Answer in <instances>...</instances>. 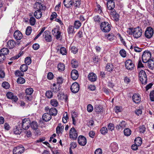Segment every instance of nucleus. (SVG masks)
I'll return each instance as SVG.
<instances>
[{
	"instance_id": "1",
	"label": "nucleus",
	"mask_w": 154,
	"mask_h": 154,
	"mask_svg": "<svg viewBox=\"0 0 154 154\" xmlns=\"http://www.w3.org/2000/svg\"><path fill=\"white\" fill-rule=\"evenodd\" d=\"M34 8L36 10L34 13V16L37 19L40 18L42 16V11H44L46 7L41 3L38 2L35 3Z\"/></svg>"
},
{
	"instance_id": "2",
	"label": "nucleus",
	"mask_w": 154,
	"mask_h": 154,
	"mask_svg": "<svg viewBox=\"0 0 154 154\" xmlns=\"http://www.w3.org/2000/svg\"><path fill=\"white\" fill-rule=\"evenodd\" d=\"M139 80L143 85H146L147 83V77L146 72L143 70H141L139 73Z\"/></svg>"
},
{
	"instance_id": "3",
	"label": "nucleus",
	"mask_w": 154,
	"mask_h": 154,
	"mask_svg": "<svg viewBox=\"0 0 154 154\" xmlns=\"http://www.w3.org/2000/svg\"><path fill=\"white\" fill-rule=\"evenodd\" d=\"M100 26L101 30L104 32H108L111 29V25L107 22H102L100 23Z\"/></svg>"
},
{
	"instance_id": "4",
	"label": "nucleus",
	"mask_w": 154,
	"mask_h": 154,
	"mask_svg": "<svg viewBox=\"0 0 154 154\" xmlns=\"http://www.w3.org/2000/svg\"><path fill=\"white\" fill-rule=\"evenodd\" d=\"M151 56L150 52L148 51H145L143 52L142 55V58L143 63H147L150 60Z\"/></svg>"
},
{
	"instance_id": "5",
	"label": "nucleus",
	"mask_w": 154,
	"mask_h": 154,
	"mask_svg": "<svg viewBox=\"0 0 154 154\" xmlns=\"http://www.w3.org/2000/svg\"><path fill=\"white\" fill-rule=\"evenodd\" d=\"M142 30L139 27L134 29L133 32V35L136 38H138L140 37L142 33Z\"/></svg>"
},
{
	"instance_id": "6",
	"label": "nucleus",
	"mask_w": 154,
	"mask_h": 154,
	"mask_svg": "<svg viewBox=\"0 0 154 154\" xmlns=\"http://www.w3.org/2000/svg\"><path fill=\"white\" fill-rule=\"evenodd\" d=\"M78 136L77 131L73 127L69 131V136L70 138L73 140H76Z\"/></svg>"
},
{
	"instance_id": "7",
	"label": "nucleus",
	"mask_w": 154,
	"mask_h": 154,
	"mask_svg": "<svg viewBox=\"0 0 154 154\" xmlns=\"http://www.w3.org/2000/svg\"><path fill=\"white\" fill-rule=\"evenodd\" d=\"M31 122L29 119H24L22 121V127L24 129H28L30 125Z\"/></svg>"
},
{
	"instance_id": "8",
	"label": "nucleus",
	"mask_w": 154,
	"mask_h": 154,
	"mask_svg": "<svg viewBox=\"0 0 154 154\" xmlns=\"http://www.w3.org/2000/svg\"><path fill=\"white\" fill-rule=\"evenodd\" d=\"M70 89L72 93H77L79 90V86L77 82H75L72 85Z\"/></svg>"
},
{
	"instance_id": "9",
	"label": "nucleus",
	"mask_w": 154,
	"mask_h": 154,
	"mask_svg": "<svg viewBox=\"0 0 154 154\" xmlns=\"http://www.w3.org/2000/svg\"><path fill=\"white\" fill-rule=\"evenodd\" d=\"M153 34V30L152 28L149 27L147 28L145 32V36L148 38H151Z\"/></svg>"
},
{
	"instance_id": "10",
	"label": "nucleus",
	"mask_w": 154,
	"mask_h": 154,
	"mask_svg": "<svg viewBox=\"0 0 154 154\" xmlns=\"http://www.w3.org/2000/svg\"><path fill=\"white\" fill-rule=\"evenodd\" d=\"M78 141L79 144L81 146H84L86 144V138L83 136H79L78 137Z\"/></svg>"
},
{
	"instance_id": "11",
	"label": "nucleus",
	"mask_w": 154,
	"mask_h": 154,
	"mask_svg": "<svg viewBox=\"0 0 154 154\" xmlns=\"http://www.w3.org/2000/svg\"><path fill=\"white\" fill-rule=\"evenodd\" d=\"M43 36L47 42H51L52 41L51 35L48 30H46L44 32Z\"/></svg>"
},
{
	"instance_id": "12",
	"label": "nucleus",
	"mask_w": 154,
	"mask_h": 154,
	"mask_svg": "<svg viewBox=\"0 0 154 154\" xmlns=\"http://www.w3.org/2000/svg\"><path fill=\"white\" fill-rule=\"evenodd\" d=\"M24 151V148L23 146H18L15 148L13 150L14 154H21Z\"/></svg>"
},
{
	"instance_id": "13",
	"label": "nucleus",
	"mask_w": 154,
	"mask_h": 154,
	"mask_svg": "<svg viewBox=\"0 0 154 154\" xmlns=\"http://www.w3.org/2000/svg\"><path fill=\"white\" fill-rule=\"evenodd\" d=\"M125 66L128 69L132 70L133 69L134 65L131 60H128L125 62Z\"/></svg>"
},
{
	"instance_id": "14",
	"label": "nucleus",
	"mask_w": 154,
	"mask_h": 154,
	"mask_svg": "<svg viewBox=\"0 0 154 154\" xmlns=\"http://www.w3.org/2000/svg\"><path fill=\"white\" fill-rule=\"evenodd\" d=\"M7 97L9 99H11L13 101L16 102L18 100L17 97L14 95L13 93L11 92H8L6 94Z\"/></svg>"
},
{
	"instance_id": "15",
	"label": "nucleus",
	"mask_w": 154,
	"mask_h": 154,
	"mask_svg": "<svg viewBox=\"0 0 154 154\" xmlns=\"http://www.w3.org/2000/svg\"><path fill=\"white\" fill-rule=\"evenodd\" d=\"M14 38L16 40H20L22 38V33L19 30H16L14 32Z\"/></svg>"
},
{
	"instance_id": "16",
	"label": "nucleus",
	"mask_w": 154,
	"mask_h": 154,
	"mask_svg": "<svg viewBox=\"0 0 154 154\" xmlns=\"http://www.w3.org/2000/svg\"><path fill=\"white\" fill-rule=\"evenodd\" d=\"M107 7L108 9L109 10H113L115 7L114 2L113 0H110L108 1L107 4Z\"/></svg>"
},
{
	"instance_id": "17",
	"label": "nucleus",
	"mask_w": 154,
	"mask_h": 154,
	"mask_svg": "<svg viewBox=\"0 0 154 154\" xmlns=\"http://www.w3.org/2000/svg\"><path fill=\"white\" fill-rule=\"evenodd\" d=\"M71 76L72 79L74 80L77 79L79 76V74L77 70L75 69L72 70L71 72Z\"/></svg>"
},
{
	"instance_id": "18",
	"label": "nucleus",
	"mask_w": 154,
	"mask_h": 154,
	"mask_svg": "<svg viewBox=\"0 0 154 154\" xmlns=\"http://www.w3.org/2000/svg\"><path fill=\"white\" fill-rule=\"evenodd\" d=\"M88 78L91 82H95L97 80V76L95 73L91 72L89 73Z\"/></svg>"
},
{
	"instance_id": "19",
	"label": "nucleus",
	"mask_w": 154,
	"mask_h": 154,
	"mask_svg": "<svg viewBox=\"0 0 154 154\" xmlns=\"http://www.w3.org/2000/svg\"><path fill=\"white\" fill-rule=\"evenodd\" d=\"M64 5L67 8H70L72 5V0H64L63 1Z\"/></svg>"
},
{
	"instance_id": "20",
	"label": "nucleus",
	"mask_w": 154,
	"mask_h": 154,
	"mask_svg": "<svg viewBox=\"0 0 154 154\" xmlns=\"http://www.w3.org/2000/svg\"><path fill=\"white\" fill-rule=\"evenodd\" d=\"M9 52V50L6 48H3L1 49L0 51V57H3L8 54Z\"/></svg>"
},
{
	"instance_id": "21",
	"label": "nucleus",
	"mask_w": 154,
	"mask_h": 154,
	"mask_svg": "<svg viewBox=\"0 0 154 154\" xmlns=\"http://www.w3.org/2000/svg\"><path fill=\"white\" fill-rule=\"evenodd\" d=\"M42 118L44 121L48 122L51 120V116L49 113H46L43 115Z\"/></svg>"
},
{
	"instance_id": "22",
	"label": "nucleus",
	"mask_w": 154,
	"mask_h": 154,
	"mask_svg": "<svg viewBox=\"0 0 154 154\" xmlns=\"http://www.w3.org/2000/svg\"><path fill=\"white\" fill-rule=\"evenodd\" d=\"M133 101L136 103H138L140 101V97L139 94H134L132 97Z\"/></svg>"
},
{
	"instance_id": "23",
	"label": "nucleus",
	"mask_w": 154,
	"mask_h": 154,
	"mask_svg": "<svg viewBox=\"0 0 154 154\" xmlns=\"http://www.w3.org/2000/svg\"><path fill=\"white\" fill-rule=\"evenodd\" d=\"M7 44L10 49L13 48L16 45V43L13 40H10L7 42Z\"/></svg>"
},
{
	"instance_id": "24",
	"label": "nucleus",
	"mask_w": 154,
	"mask_h": 154,
	"mask_svg": "<svg viewBox=\"0 0 154 154\" xmlns=\"http://www.w3.org/2000/svg\"><path fill=\"white\" fill-rule=\"evenodd\" d=\"M110 147L112 152H116L118 149V145L116 143H113L111 144Z\"/></svg>"
},
{
	"instance_id": "25",
	"label": "nucleus",
	"mask_w": 154,
	"mask_h": 154,
	"mask_svg": "<svg viewBox=\"0 0 154 154\" xmlns=\"http://www.w3.org/2000/svg\"><path fill=\"white\" fill-rule=\"evenodd\" d=\"M147 62L148 67L151 69H154V58L150 59Z\"/></svg>"
},
{
	"instance_id": "26",
	"label": "nucleus",
	"mask_w": 154,
	"mask_h": 154,
	"mask_svg": "<svg viewBox=\"0 0 154 154\" xmlns=\"http://www.w3.org/2000/svg\"><path fill=\"white\" fill-rule=\"evenodd\" d=\"M126 123L125 121H122L119 125H117L116 128L118 130H122L126 127Z\"/></svg>"
},
{
	"instance_id": "27",
	"label": "nucleus",
	"mask_w": 154,
	"mask_h": 154,
	"mask_svg": "<svg viewBox=\"0 0 154 154\" xmlns=\"http://www.w3.org/2000/svg\"><path fill=\"white\" fill-rule=\"evenodd\" d=\"M67 32L69 35L74 34L75 32L74 26H69L67 29Z\"/></svg>"
},
{
	"instance_id": "28",
	"label": "nucleus",
	"mask_w": 154,
	"mask_h": 154,
	"mask_svg": "<svg viewBox=\"0 0 154 154\" xmlns=\"http://www.w3.org/2000/svg\"><path fill=\"white\" fill-rule=\"evenodd\" d=\"M72 5L75 8H79L81 4L80 0H72Z\"/></svg>"
},
{
	"instance_id": "29",
	"label": "nucleus",
	"mask_w": 154,
	"mask_h": 154,
	"mask_svg": "<svg viewBox=\"0 0 154 154\" xmlns=\"http://www.w3.org/2000/svg\"><path fill=\"white\" fill-rule=\"evenodd\" d=\"M49 112L50 115L51 116H56L57 113V109L55 108H51L49 110Z\"/></svg>"
},
{
	"instance_id": "30",
	"label": "nucleus",
	"mask_w": 154,
	"mask_h": 154,
	"mask_svg": "<svg viewBox=\"0 0 154 154\" xmlns=\"http://www.w3.org/2000/svg\"><path fill=\"white\" fill-rule=\"evenodd\" d=\"M103 107L101 105H96L94 108V110L98 113L101 112L102 111Z\"/></svg>"
},
{
	"instance_id": "31",
	"label": "nucleus",
	"mask_w": 154,
	"mask_h": 154,
	"mask_svg": "<svg viewBox=\"0 0 154 154\" xmlns=\"http://www.w3.org/2000/svg\"><path fill=\"white\" fill-rule=\"evenodd\" d=\"M111 14L113 15V18L116 21H117L119 20V15L116 13V11L112 12L111 13Z\"/></svg>"
},
{
	"instance_id": "32",
	"label": "nucleus",
	"mask_w": 154,
	"mask_h": 154,
	"mask_svg": "<svg viewBox=\"0 0 154 154\" xmlns=\"http://www.w3.org/2000/svg\"><path fill=\"white\" fill-rule=\"evenodd\" d=\"M72 67L73 68H76L78 66V63L77 61L75 59H73L71 61Z\"/></svg>"
},
{
	"instance_id": "33",
	"label": "nucleus",
	"mask_w": 154,
	"mask_h": 154,
	"mask_svg": "<svg viewBox=\"0 0 154 154\" xmlns=\"http://www.w3.org/2000/svg\"><path fill=\"white\" fill-rule=\"evenodd\" d=\"M22 131V129L20 128L19 126H16V128L14 130V133L16 134H20Z\"/></svg>"
},
{
	"instance_id": "34",
	"label": "nucleus",
	"mask_w": 154,
	"mask_h": 154,
	"mask_svg": "<svg viewBox=\"0 0 154 154\" xmlns=\"http://www.w3.org/2000/svg\"><path fill=\"white\" fill-rule=\"evenodd\" d=\"M50 104L52 106L56 107L58 106V103L57 100L52 99L50 101Z\"/></svg>"
},
{
	"instance_id": "35",
	"label": "nucleus",
	"mask_w": 154,
	"mask_h": 154,
	"mask_svg": "<svg viewBox=\"0 0 154 154\" xmlns=\"http://www.w3.org/2000/svg\"><path fill=\"white\" fill-rule=\"evenodd\" d=\"M134 143L138 146H140L142 143V141L140 137H138L136 138L134 140Z\"/></svg>"
},
{
	"instance_id": "36",
	"label": "nucleus",
	"mask_w": 154,
	"mask_h": 154,
	"mask_svg": "<svg viewBox=\"0 0 154 154\" xmlns=\"http://www.w3.org/2000/svg\"><path fill=\"white\" fill-rule=\"evenodd\" d=\"M94 21L96 23H99L101 21V19L99 15H95L93 17Z\"/></svg>"
},
{
	"instance_id": "37",
	"label": "nucleus",
	"mask_w": 154,
	"mask_h": 154,
	"mask_svg": "<svg viewBox=\"0 0 154 154\" xmlns=\"http://www.w3.org/2000/svg\"><path fill=\"white\" fill-rule=\"evenodd\" d=\"M113 69V65L110 63H108L106 67V70L109 72L112 71Z\"/></svg>"
},
{
	"instance_id": "38",
	"label": "nucleus",
	"mask_w": 154,
	"mask_h": 154,
	"mask_svg": "<svg viewBox=\"0 0 154 154\" xmlns=\"http://www.w3.org/2000/svg\"><path fill=\"white\" fill-rule=\"evenodd\" d=\"M33 90L31 88H26L25 90V93L26 95H31L33 93Z\"/></svg>"
},
{
	"instance_id": "39",
	"label": "nucleus",
	"mask_w": 154,
	"mask_h": 154,
	"mask_svg": "<svg viewBox=\"0 0 154 154\" xmlns=\"http://www.w3.org/2000/svg\"><path fill=\"white\" fill-rule=\"evenodd\" d=\"M58 70L60 71H63L65 69V65L63 63H60L57 66Z\"/></svg>"
},
{
	"instance_id": "40",
	"label": "nucleus",
	"mask_w": 154,
	"mask_h": 154,
	"mask_svg": "<svg viewBox=\"0 0 154 154\" xmlns=\"http://www.w3.org/2000/svg\"><path fill=\"white\" fill-rule=\"evenodd\" d=\"M27 65L26 64H23L21 66L20 69L22 72H25L28 69Z\"/></svg>"
},
{
	"instance_id": "41",
	"label": "nucleus",
	"mask_w": 154,
	"mask_h": 154,
	"mask_svg": "<svg viewBox=\"0 0 154 154\" xmlns=\"http://www.w3.org/2000/svg\"><path fill=\"white\" fill-rule=\"evenodd\" d=\"M30 125L31 128L34 130L37 129L38 126L37 122L33 121L31 123Z\"/></svg>"
},
{
	"instance_id": "42",
	"label": "nucleus",
	"mask_w": 154,
	"mask_h": 154,
	"mask_svg": "<svg viewBox=\"0 0 154 154\" xmlns=\"http://www.w3.org/2000/svg\"><path fill=\"white\" fill-rule=\"evenodd\" d=\"M106 37L107 39L110 41H112L114 39H115L116 37L112 34H108L107 36Z\"/></svg>"
},
{
	"instance_id": "43",
	"label": "nucleus",
	"mask_w": 154,
	"mask_h": 154,
	"mask_svg": "<svg viewBox=\"0 0 154 154\" xmlns=\"http://www.w3.org/2000/svg\"><path fill=\"white\" fill-rule=\"evenodd\" d=\"M81 23L79 20L75 21L74 23V27H75L76 29H79L81 26Z\"/></svg>"
},
{
	"instance_id": "44",
	"label": "nucleus",
	"mask_w": 154,
	"mask_h": 154,
	"mask_svg": "<svg viewBox=\"0 0 154 154\" xmlns=\"http://www.w3.org/2000/svg\"><path fill=\"white\" fill-rule=\"evenodd\" d=\"M124 133L125 135L129 136L131 134V131L130 129L127 128L125 129Z\"/></svg>"
},
{
	"instance_id": "45",
	"label": "nucleus",
	"mask_w": 154,
	"mask_h": 154,
	"mask_svg": "<svg viewBox=\"0 0 154 154\" xmlns=\"http://www.w3.org/2000/svg\"><path fill=\"white\" fill-rule=\"evenodd\" d=\"M70 50L71 52L74 54H76L78 51V48L74 46H71L70 47Z\"/></svg>"
},
{
	"instance_id": "46",
	"label": "nucleus",
	"mask_w": 154,
	"mask_h": 154,
	"mask_svg": "<svg viewBox=\"0 0 154 154\" xmlns=\"http://www.w3.org/2000/svg\"><path fill=\"white\" fill-rule=\"evenodd\" d=\"M2 86L5 89H8L10 87V85L7 82H4L2 83Z\"/></svg>"
},
{
	"instance_id": "47",
	"label": "nucleus",
	"mask_w": 154,
	"mask_h": 154,
	"mask_svg": "<svg viewBox=\"0 0 154 154\" xmlns=\"http://www.w3.org/2000/svg\"><path fill=\"white\" fill-rule=\"evenodd\" d=\"M24 62L26 64L29 65L31 63V59L30 57H27L25 58Z\"/></svg>"
},
{
	"instance_id": "48",
	"label": "nucleus",
	"mask_w": 154,
	"mask_h": 154,
	"mask_svg": "<svg viewBox=\"0 0 154 154\" xmlns=\"http://www.w3.org/2000/svg\"><path fill=\"white\" fill-rule=\"evenodd\" d=\"M17 82L18 83L23 84L25 82V80L23 78L20 77L17 79Z\"/></svg>"
},
{
	"instance_id": "49",
	"label": "nucleus",
	"mask_w": 154,
	"mask_h": 154,
	"mask_svg": "<svg viewBox=\"0 0 154 154\" xmlns=\"http://www.w3.org/2000/svg\"><path fill=\"white\" fill-rule=\"evenodd\" d=\"M56 84L54 83L53 85L51 87V89L54 92H57L59 91V88H57L56 87Z\"/></svg>"
},
{
	"instance_id": "50",
	"label": "nucleus",
	"mask_w": 154,
	"mask_h": 154,
	"mask_svg": "<svg viewBox=\"0 0 154 154\" xmlns=\"http://www.w3.org/2000/svg\"><path fill=\"white\" fill-rule=\"evenodd\" d=\"M45 96L48 98H51L53 96L52 93L51 91H47L45 93Z\"/></svg>"
},
{
	"instance_id": "51",
	"label": "nucleus",
	"mask_w": 154,
	"mask_h": 154,
	"mask_svg": "<svg viewBox=\"0 0 154 154\" xmlns=\"http://www.w3.org/2000/svg\"><path fill=\"white\" fill-rule=\"evenodd\" d=\"M32 28L30 26H28L26 29V34L27 35H29L31 33L32 31Z\"/></svg>"
},
{
	"instance_id": "52",
	"label": "nucleus",
	"mask_w": 154,
	"mask_h": 154,
	"mask_svg": "<svg viewBox=\"0 0 154 154\" xmlns=\"http://www.w3.org/2000/svg\"><path fill=\"white\" fill-rule=\"evenodd\" d=\"M146 130V128L144 125H142L139 127V131L140 133H143Z\"/></svg>"
},
{
	"instance_id": "53",
	"label": "nucleus",
	"mask_w": 154,
	"mask_h": 154,
	"mask_svg": "<svg viewBox=\"0 0 154 154\" xmlns=\"http://www.w3.org/2000/svg\"><path fill=\"white\" fill-rule=\"evenodd\" d=\"M60 52L63 55H66V51L64 47H61L60 49Z\"/></svg>"
},
{
	"instance_id": "54",
	"label": "nucleus",
	"mask_w": 154,
	"mask_h": 154,
	"mask_svg": "<svg viewBox=\"0 0 154 154\" xmlns=\"http://www.w3.org/2000/svg\"><path fill=\"white\" fill-rule=\"evenodd\" d=\"M29 22L31 25L32 26L34 25L35 23V19L33 17H31L30 18Z\"/></svg>"
},
{
	"instance_id": "55",
	"label": "nucleus",
	"mask_w": 154,
	"mask_h": 154,
	"mask_svg": "<svg viewBox=\"0 0 154 154\" xmlns=\"http://www.w3.org/2000/svg\"><path fill=\"white\" fill-rule=\"evenodd\" d=\"M120 55L123 57H125L126 56V51L124 49L121 50L119 52Z\"/></svg>"
},
{
	"instance_id": "56",
	"label": "nucleus",
	"mask_w": 154,
	"mask_h": 154,
	"mask_svg": "<svg viewBox=\"0 0 154 154\" xmlns=\"http://www.w3.org/2000/svg\"><path fill=\"white\" fill-rule=\"evenodd\" d=\"M57 84H61L63 82V79L61 77H58L57 78Z\"/></svg>"
},
{
	"instance_id": "57",
	"label": "nucleus",
	"mask_w": 154,
	"mask_h": 154,
	"mask_svg": "<svg viewBox=\"0 0 154 154\" xmlns=\"http://www.w3.org/2000/svg\"><path fill=\"white\" fill-rule=\"evenodd\" d=\"M100 131L102 134H105L107 133V129L106 127H103L101 129Z\"/></svg>"
},
{
	"instance_id": "58",
	"label": "nucleus",
	"mask_w": 154,
	"mask_h": 154,
	"mask_svg": "<svg viewBox=\"0 0 154 154\" xmlns=\"http://www.w3.org/2000/svg\"><path fill=\"white\" fill-rule=\"evenodd\" d=\"M23 73L21 71H20L19 70H16L15 72V75L16 76H23Z\"/></svg>"
},
{
	"instance_id": "59",
	"label": "nucleus",
	"mask_w": 154,
	"mask_h": 154,
	"mask_svg": "<svg viewBox=\"0 0 154 154\" xmlns=\"http://www.w3.org/2000/svg\"><path fill=\"white\" fill-rule=\"evenodd\" d=\"M114 126L113 124L112 123H109L108 126V129L111 131L114 130Z\"/></svg>"
},
{
	"instance_id": "60",
	"label": "nucleus",
	"mask_w": 154,
	"mask_h": 154,
	"mask_svg": "<svg viewBox=\"0 0 154 154\" xmlns=\"http://www.w3.org/2000/svg\"><path fill=\"white\" fill-rule=\"evenodd\" d=\"M149 95L150 100L152 101H154V90L150 92Z\"/></svg>"
},
{
	"instance_id": "61",
	"label": "nucleus",
	"mask_w": 154,
	"mask_h": 154,
	"mask_svg": "<svg viewBox=\"0 0 154 154\" xmlns=\"http://www.w3.org/2000/svg\"><path fill=\"white\" fill-rule=\"evenodd\" d=\"M93 107L92 106L91 104H89L87 106V109L89 112H92L93 110Z\"/></svg>"
},
{
	"instance_id": "62",
	"label": "nucleus",
	"mask_w": 154,
	"mask_h": 154,
	"mask_svg": "<svg viewBox=\"0 0 154 154\" xmlns=\"http://www.w3.org/2000/svg\"><path fill=\"white\" fill-rule=\"evenodd\" d=\"M134 29L132 28H130L128 29L127 32L129 35H133V32Z\"/></svg>"
},
{
	"instance_id": "63",
	"label": "nucleus",
	"mask_w": 154,
	"mask_h": 154,
	"mask_svg": "<svg viewBox=\"0 0 154 154\" xmlns=\"http://www.w3.org/2000/svg\"><path fill=\"white\" fill-rule=\"evenodd\" d=\"M57 15L56 12H53L51 15L50 17V20H53L54 18H56L57 17Z\"/></svg>"
},
{
	"instance_id": "64",
	"label": "nucleus",
	"mask_w": 154,
	"mask_h": 154,
	"mask_svg": "<svg viewBox=\"0 0 154 154\" xmlns=\"http://www.w3.org/2000/svg\"><path fill=\"white\" fill-rule=\"evenodd\" d=\"M95 154H102V150L100 148L97 149L94 152Z\"/></svg>"
}]
</instances>
